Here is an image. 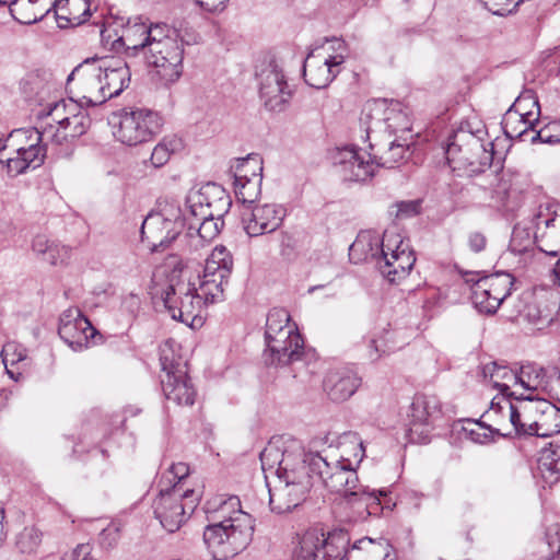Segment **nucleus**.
<instances>
[{
  "label": "nucleus",
  "mask_w": 560,
  "mask_h": 560,
  "mask_svg": "<svg viewBox=\"0 0 560 560\" xmlns=\"http://www.w3.org/2000/svg\"><path fill=\"white\" fill-rule=\"evenodd\" d=\"M482 375L491 387L501 394V398L521 397V393L517 392L516 370L498 362H490L483 365Z\"/></svg>",
  "instance_id": "27"
},
{
  "label": "nucleus",
  "mask_w": 560,
  "mask_h": 560,
  "mask_svg": "<svg viewBox=\"0 0 560 560\" xmlns=\"http://www.w3.org/2000/svg\"><path fill=\"white\" fill-rule=\"evenodd\" d=\"M189 475V467L185 463L172 464L162 475L160 487L172 488L174 485L183 487L182 480Z\"/></svg>",
  "instance_id": "48"
},
{
  "label": "nucleus",
  "mask_w": 560,
  "mask_h": 560,
  "mask_svg": "<svg viewBox=\"0 0 560 560\" xmlns=\"http://www.w3.org/2000/svg\"><path fill=\"white\" fill-rule=\"evenodd\" d=\"M381 272L392 283L405 279L412 269L416 257L395 230H386L382 241Z\"/></svg>",
  "instance_id": "17"
},
{
  "label": "nucleus",
  "mask_w": 560,
  "mask_h": 560,
  "mask_svg": "<svg viewBox=\"0 0 560 560\" xmlns=\"http://www.w3.org/2000/svg\"><path fill=\"white\" fill-rule=\"evenodd\" d=\"M254 533L252 516H242L236 524H209L203 530V541L217 560L232 558L250 542Z\"/></svg>",
  "instance_id": "11"
},
{
  "label": "nucleus",
  "mask_w": 560,
  "mask_h": 560,
  "mask_svg": "<svg viewBox=\"0 0 560 560\" xmlns=\"http://www.w3.org/2000/svg\"><path fill=\"white\" fill-rule=\"evenodd\" d=\"M261 182L262 179H256V177L252 180L234 179L235 196L244 207L249 206L258 199L261 192Z\"/></svg>",
  "instance_id": "46"
},
{
  "label": "nucleus",
  "mask_w": 560,
  "mask_h": 560,
  "mask_svg": "<svg viewBox=\"0 0 560 560\" xmlns=\"http://www.w3.org/2000/svg\"><path fill=\"white\" fill-rule=\"evenodd\" d=\"M363 443L351 438L340 444V455L323 457L308 456L310 469L317 475L324 487L331 493L339 494L343 502L353 509L354 520H364L381 511L380 495L386 492L369 491L359 483L355 467L364 457Z\"/></svg>",
  "instance_id": "1"
},
{
  "label": "nucleus",
  "mask_w": 560,
  "mask_h": 560,
  "mask_svg": "<svg viewBox=\"0 0 560 560\" xmlns=\"http://www.w3.org/2000/svg\"><path fill=\"white\" fill-rule=\"evenodd\" d=\"M469 248L474 253H480L486 248L487 245V238L486 236L480 232H471L468 235L467 240Z\"/></svg>",
  "instance_id": "59"
},
{
  "label": "nucleus",
  "mask_w": 560,
  "mask_h": 560,
  "mask_svg": "<svg viewBox=\"0 0 560 560\" xmlns=\"http://www.w3.org/2000/svg\"><path fill=\"white\" fill-rule=\"evenodd\" d=\"M118 527L115 525V524H110L108 525L106 528L103 529L102 532V539L105 541V540H108V545L112 546L113 544L116 542L117 538H118Z\"/></svg>",
  "instance_id": "64"
},
{
  "label": "nucleus",
  "mask_w": 560,
  "mask_h": 560,
  "mask_svg": "<svg viewBox=\"0 0 560 560\" xmlns=\"http://www.w3.org/2000/svg\"><path fill=\"white\" fill-rule=\"evenodd\" d=\"M298 450L300 452H304L302 446L293 442L289 447H287L284 451H281L279 447L275 445L267 446L261 453H260V462H261V468L265 472L272 471L275 469L276 476L278 477V472L280 469V463L283 460V457L289 453H298Z\"/></svg>",
  "instance_id": "43"
},
{
  "label": "nucleus",
  "mask_w": 560,
  "mask_h": 560,
  "mask_svg": "<svg viewBox=\"0 0 560 560\" xmlns=\"http://www.w3.org/2000/svg\"><path fill=\"white\" fill-rule=\"evenodd\" d=\"M281 255L290 258L296 250V241L289 234H283L281 238Z\"/></svg>",
  "instance_id": "60"
},
{
  "label": "nucleus",
  "mask_w": 560,
  "mask_h": 560,
  "mask_svg": "<svg viewBox=\"0 0 560 560\" xmlns=\"http://www.w3.org/2000/svg\"><path fill=\"white\" fill-rule=\"evenodd\" d=\"M408 145L393 141L388 150L378 160L364 150L354 147L337 148L331 155L335 166L346 179L366 180L371 178L377 166L392 168L405 159Z\"/></svg>",
  "instance_id": "7"
},
{
  "label": "nucleus",
  "mask_w": 560,
  "mask_h": 560,
  "mask_svg": "<svg viewBox=\"0 0 560 560\" xmlns=\"http://www.w3.org/2000/svg\"><path fill=\"white\" fill-rule=\"evenodd\" d=\"M282 348V351H268L270 357V359L268 360L270 364L285 365L299 360L303 353V347L299 349H293V347L289 346V339L283 340Z\"/></svg>",
  "instance_id": "50"
},
{
  "label": "nucleus",
  "mask_w": 560,
  "mask_h": 560,
  "mask_svg": "<svg viewBox=\"0 0 560 560\" xmlns=\"http://www.w3.org/2000/svg\"><path fill=\"white\" fill-rule=\"evenodd\" d=\"M125 48L131 55L141 54L152 73L163 84H173L183 74L185 40L180 32L165 23L128 24L117 37L112 49Z\"/></svg>",
  "instance_id": "2"
},
{
  "label": "nucleus",
  "mask_w": 560,
  "mask_h": 560,
  "mask_svg": "<svg viewBox=\"0 0 560 560\" xmlns=\"http://www.w3.org/2000/svg\"><path fill=\"white\" fill-rule=\"evenodd\" d=\"M308 458L304 452L289 453L280 463L276 483L269 488V504L272 512L282 514L299 506L313 486Z\"/></svg>",
  "instance_id": "5"
},
{
  "label": "nucleus",
  "mask_w": 560,
  "mask_h": 560,
  "mask_svg": "<svg viewBox=\"0 0 560 560\" xmlns=\"http://www.w3.org/2000/svg\"><path fill=\"white\" fill-rule=\"evenodd\" d=\"M68 560H96L91 556V546L89 544L79 545L70 555Z\"/></svg>",
  "instance_id": "62"
},
{
  "label": "nucleus",
  "mask_w": 560,
  "mask_h": 560,
  "mask_svg": "<svg viewBox=\"0 0 560 560\" xmlns=\"http://www.w3.org/2000/svg\"><path fill=\"white\" fill-rule=\"evenodd\" d=\"M514 401L494 397L490 408L483 412L482 419L490 423V428L497 433V436H511L515 427V420L512 419Z\"/></svg>",
  "instance_id": "28"
},
{
  "label": "nucleus",
  "mask_w": 560,
  "mask_h": 560,
  "mask_svg": "<svg viewBox=\"0 0 560 560\" xmlns=\"http://www.w3.org/2000/svg\"><path fill=\"white\" fill-rule=\"evenodd\" d=\"M538 471L546 483L552 485L560 478V445L549 444L538 457Z\"/></svg>",
  "instance_id": "36"
},
{
  "label": "nucleus",
  "mask_w": 560,
  "mask_h": 560,
  "mask_svg": "<svg viewBox=\"0 0 560 560\" xmlns=\"http://www.w3.org/2000/svg\"><path fill=\"white\" fill-rule=\"evenodd\" d=\"M342 55L323 56L322 54H310L303 67L305 82L315 88H326L339 72V66L343 62Z\"/></svg>",
  "instance_id": "25"
},
{
  "label": "nucleus",
  "mask_w": 560,
  "mask_h": 560,
  "mask_svg": "<svg viewBox=\"0 0 560 560\" xmlns=\"http://www.w3.org/2000/svg\"><path fill=\"white\" fill-rule=\"evenodd\" d=\"M376 110H384V119L387 127L394 132L396 131H410V121L408 114L404 110L398 102L387 104L385 101L375 103Z\"/></svg>",
  "instance_id": "39"
},
{
  "label": "nucleus",
  "mask_w": 560,
  "mask_h": 560,
  "mask_svg": "<svg viewBox=\"0 0 560 560\" xmlns=\"http://www.w3.org/2000/svg\"><path fill=\"white\" fill-rule=\"evenodd\" d=\"M205 512L211 524H236V520L241 518V515L250 516L242 510L241 501L236 495L213 497L206 502Z\"/></svg>",
  "instance_id": "26"
},
{
  "label": "nucleus",
  "mask_w": 560,
  "mask_h": 560,
  "mask_svg": "<svg viewBox=\"0 0 560 560\" xmlns=\"http://www.w3.org/2000/svg\"><path fill=\"white\" fill-rule=\"evenodd\" d=\"M259 96L269 110L281 112L291 98L282 67L275 60L260 68L257 73Z\"/></svg>",
  "instance_id": "19"
},
{
  "label": "nucleus",
  "mask_w": 560,
  "mask_h": 560,
  "mask_svg": "<svg viewBox=\"0 0 560 560\" xmlns=\"http://www.w3.org/2000/svg\"><path fill=\"white\" fill-rule=\"evenodd\" d=\"M463 430L465 436L477 444H489L494 441L497 435L492 428H490V423L482 418L478 421H468Z\"/></svg>",
  "instance_id": "45"
},
{
  "label": "nucleus",
  "mask_w": 560,
  "mask_h": 560,
  "mask_svg": "<svg viewBox=\"0 0 560 560\" xmlns=\"http://www.w3.org/2000/svg\"><path fill=\"white\" fill-rule=\"evenodd\" d=\"M241 215L246 234L248 236H259L276 231L285 217V210L276 203L245 206Z\"/></svg>",
  "instance_id": "22"
},
{
  "label": "nucleus",
  "mask_w": 560,
  "mask_h": 560,
  "mask_svg": "<svg viewBox=\"0 0 560 560\" xmlns=\"http://www.w3.org/2000/svg\"><path fill=\"white\" fill-rule=\"evenodd\" d=\"M199 5L210 12L221 11L225 8L229 0H196Z\"/></svg>",
  "instance_id": "63"
},
{
  "label": "nucleus",
  "mask_w": 560,
  "mask_h": 560,
  "mask_svg": "<svg viewBox=\"0 0 560 560\" xmlns=\"http://www.w3.org/2000/svg\"><path fill=\"white\" fill-rule=\"evenodd\" d=\"M533 243L529 233L523 229H514L511 240V247L514 252L522 253Z\"/></svg>",
  "instance_id": "55"
},
{
  "label": "nucleus",
  "mask_w": 560,
  "mask_h": 560,
  "mask_svg": "<svg viewBox=\"0 0 560 560\" xmlns=\"http://www.w3.org/2000/svg\"><path fill=\"white\" fill-rule=\"evenodd\" d=\"M52 244L54 243L49 242V240L45 235H37L34 237L32 242V248L34 253L43 256V259L45 260V257H47V255L49 254Z\"/></svg>",
  "instance_id": "58"
},
{
  "label": "nucleus",
  "mask_w": 560,
  "mask_h": 560,
  "mask_svg": "<svg viewBox=\"0 0 560 560\" xmlns=\"http://www.w3.org/2000/svg\"><path fill=\"white\" fill-rule=\"evenodd\" d=\"M560 432V408L546 399H539L534 435L551 436Z\"/></svg>",
  "instance_id": "33"
},
{
  "label": "nucleus",
  "mask_w": 560,
  "mask_h": 560,
  "mask_svg": "<svg viewBox=\"0 0 560 560\" xmlns=\"http://www.w3.org/2000/svg\"><path fill=\"white\" fill-rule=\"evenodd\" d=\"M71 249L68 246L54 243L45 261L52 266L63 265L70 258Z\"/></svg>",
  "instance_id": "54"
},
{
  "label": "nucleus",
  "mask_w": 560,
  "mask_h": 560,
  "mask_svg": "<svg viewBox=\"0 0 560 560\" xmlns=\"http://www.w3.org/2000/svg\"><path fill=\"white\" fill-rule=\"evenodd\" d=\"M441 415V402L435 395L420 394L410 405V417L415 423L428 424Z\"/></svg>",
  "instance_id": "34"
},
{
  "label": "nucleus",
  "mask_w": 560,
  "mask_h": 560,
  "mask_svg": "<svg viewBox=\"0 0 560 560\" xmlns=\"http://www.w3.org/2000/svg\"><path fill=\"white\" fill-rule=\"evenodd\" d=\"M82 108V105L72 95L68 100H60L44 106L37 113V127L43 130L46 142L62 145L83 136L89 129L91 120Z\"/></svg>",
  "instance_id": "6"
},
{
  "label": "nucleus",
  "mask_w": 560,
  "mask_h": 560,
  "mask_svg": "<svg viewBox=\"0 0 560 560\" xmlns=\"http://www.w3.org/2000/svg\"><path fill=\"white\" fill-rule=\"evenodd\" d=\"M199 498L194 489H184L176 485L172 488L161 487L153 502L154 515L167 532L174 533L195 511Z\"/></svg>",
  "instance_id": "14"
},
{
  "label": "nucleus",
  "mask_w": 560,
  "mask_h": 560,
  "mask_svg": "<svg viewBox=\"0 0 560 560\" xmlns=\"http://www.w3.org/2000/svg\"><path fill=\"white\" fill-rule=\"evenodd\" d=\"M215 273L202 271L201 275L197 277L196 290L202 296V299L208 303H217L223 300L224 296V287L228 284L230 277Z\"/></svg>",
  "instance_id": "35"
},
{
  "label": "nucleus",
  "mask_w": 560,
  "mask_h": 560,
  "mask_svg": "<svg viewBox=\"0 0 560 560\" xmlns=\"http://www.w3.org/2000/svg\"><path fill=\"white\" fill-rule=\"evenodd\" d=\"M347 560H394L390 557L387 545L376 544L370 538H364L354 544Z\"/></svg>",
  "instance_id": "38"
},
{
  "label": "nucleus",
  "mask_w": 560,
  "mask_h": 560,
  "mask_svg": "<svg viewBox=\"0 0 560 560\" xmlns=\"http://www.w3.org/2000/svg\"><path fill=\"white\" fill-rule=\"evenodd\" d=\"M419 203L416 201H404L397 205V217L405 218L418 213Z\"/></svg>",
  "instance_id": "61"
},
{
  "label": "nucleus",
  "mask_w": 560,
  "mask_h": 560,
  "mask_svg": "<svg viewBox=\"0 0 560 560\" xmlns=\"http://www.w3.org/2000/svg\"><path fill=\"white\" fill-rule=\"evenodd\" d=\"M526 316L534 324H544L551 320V315L547 310H539L536 305L526 307Z\"/></svg>",
  "instance_id": "57"
},
{
  "label": "nucleus",
  "mask_w": 560,
  "mask_h": 560,
  "mask_svg": "<svg viewBox=\"0 0 560 560\" xmlns=\"http://www.w3.org/2000/svg\"><path fill=\"white\" fill-rule=\"evenodd\" d=\"M115 139L128 147L152 140L162 129L161 116L148 108L126 107L113 116Z\"/></svg>",
  "instance_id": "10"
},
{
  "label": "nucleus",
  "mask_w": 560,
  "mask_h": 560,
  "mask_svg": "<svg viewBox=\"0 0 560 560\" xmlns=\"http://www.w3.org/2000/svg\"><path fill=\"white\" fill-rule=\"evenodd\" d=\"M530 142L540 141L542 143L555 144L560 143V121H550L539 130L530 133Z\"/></svg>",
  "instance_id": "49"
},
{
  "label": "nucleus",
  "mask_w": 560,
  "mask_h": 560,
  "mask_svg": "<svg viewBox=\"0 0 560 560\" xmlns=\"http://www.w3.org/2000/svg\"><path fill=\"white\" fill-rule=\"evenodd\" d=\"M90 16L88 0H58L56 3V21L63 28L84 23Z\"/></svg>",
  "instance_id": "31"
},
{
  "label": "nucleus",
  "mask_w": 560,
  "mask_h": 560,
  "mask_svg": "<svg viewBox=\"0 0 560 560\" xmlns=\"http://www.w3.org/2000/svg\"><path fill=\"white\" fill-rule=\"evenodd\" d=\"M513 278L506 272H497L479 279L471 288L475 307L485 314H494L510 294Z\"/></svg>",
  "instance_id": "18"
},
{
  "label": "nucleus",
  "mask_w": 560,
  "mask_h": 560,
  "mask_svg": "<svg viewBox=\"0 0 560 560\" xmlns=\"http://www.w3.org/2000/svg\"><path fill=\"white\" fill-rule=\"evenodd\" d=\"M8 137V174L18 176L28 168H36L43 164L45 147L51 143L46 142L39 127L15 129Z\"/></svg>",
  "instance_id": "9"
},
{
  "label": "nucleus",
  "mask_w": 560,
  "mask_h": 560,
  "mask_svg": "<svg viewBox=\"0 0 560 560\" xmlns=\"http://www.w3.org/2000/svg\"><path fill=\"white\" fill-rule=\"evenodd\" d=\"M230 207L231 198L220 185L208 183L188 192L184 219L195 246L210 243L220 234Z\"/></svg>",
  "instance_id": "4"
},
{
  "label": "nucleus",
  "mask_w": 560,
  "mask_h": 560,
  "mask_svg": "<svg viewBox=\"0 0 560 560\" xmlns=\"http://www.w3.org/2000/svg\"><path fill=\"white\" fill-rule=\"evenodd\" d=\"M350 536L343 529L327 535L316 529L307 530L295 549L293 560H347Z\"/></svg>",
  "instance_id": "15"
},
{
  "label": "nucleus",
  "mask_w": 560,
  "mask_h": 560,
  "mask_svg": "<svg viewBox=\"0 0 560 560\" xmlns=\"http://www.w3.org/2000/svg\"><path fill=\"white\" fill-rule=\"evenodd\" d=\"M234 179H262V160L257 154L237 159L231 167Z\"/></svg>",
  "instance_id": "42"
},
{
  "label": "nucleus",
  "mask_w": 560,
  "mask_h": 560,
  "mask_svg": "<svg viewBox=\"0 0 560 560\" xmlns=\"http://www.w3.org/2000/svg\"><path fill=\"white\" fill-rule=\"evenodd\" d=\"M539 105L530 96H521L509 108L503 117V129L505 135L511 138L525 140L528 132L535 131L534 127L538 122Z\"/></svg>",
  "instance_id": "20"
},
{
  "label": "nucleus",
  "mask_w": 560,
  "mask_h": 560,
  "mask_svg": "<svg viewBox=\"0 0 560 560\" xmlns=\"http://www.w3.org/2000/svg\"><path fill=\"white\" fill-rule=\"evenodd\" d=\"M160 361L164 373L161 383L166 399L179 406H192L196 389L187 375L186 364L179 358L175 359L168 343L161 349Z\"/></svg>",
  "instance_id": "16"
},
{
  "label": "nucleus",
  "mask_w": 560,
  "mask_h": 560,
  "mask_svg": "<svg viewBox=\"0 0 560 560\" xmlns=\"http://www.w3.org/2000/svg\"><path fill=\"white\" fill-rule=\"evenodd\" d=\"M184 210L174 201H164L159 210L147 215L142 222V240L153 250H164L177 238L184 226Z\"/></svg>",
  "instance_id": "13"
},
{
  "label": "nucleus",
  "mask_w": 560,
  "mask_h": 560,
  "mask_svg": "<svg viewBox=\"0 0 560 560\" xmlns=\"http://www.w3.org/2000/svg\"><path fill=\"white\" fill-rule=\"evenodd\" d=\"M485 5L495 15H505L511 13L513 9L517 5L516 2L512 5L513 0H482Z\"/></svg>",
  "instance_id": "56"
},
{
  "label": "nucleus",
  "mask_w": 560,
  "mask_h": 560,
  "mask_svg": "<svg viewBox=\"0 0 560 560\" xmlns=\"http://www.w3.org/2000/svg\"><path fill=\"white\" fill-rule=\"evenodd\" d=\"M399 348L395 341V332L384 330L380 336L370 340L366 355L371 361H377L383 355L390 353Z\"/></svg>",
  "instance_id": "44"
},
{
  "label": "nucleus",
  "mask_w": 560,
  "mask_h": 560,
  "mask_svg": "<svg viewBox=\"0 0 560 560\" xmlns=\"http://www.w3.org/2000/svg\"><path fill=\"white\" fill-rule=\"evenodd\" d=\"M383 236L372 231L361 232L350 246V254L359 259L382 258Z\"/></svg>",
  "instance_id": "37"
},
{
  "label": "nucleus",
  "mask_w": 560,
  "mask_h": 560,
  "mask_svg": "<svg viewBox=\"0 0 560 560\" xmlns=\"http://www.w3.org/2000/svg\"><path fill=\"white\" fill-rule=\"evenodd\" d=\"M265 338L267 351H282L283 340L289 339V346L293 349L303 347V340L295 324L291 323L285 310H272L267 316Z\"/></svg>",
  "instance_id": "23"
},
{
  "label": "nucleus",
  "mask_w": 560,
  "mask_h": 560,
  "mask_svg": "<svg viewBox=\"0 0 560 560\" xmlns=\"http://www.w3.org/2000/svg\"><path fill=\"white\" fill-rule=\"evenodd\" d=\"M58 0H16L14 4V9H11L12 11L16 10L18 8H26L28 5L34 7V16L28 20L20 21L24 24H31L35 23L38 20H42L46 14H48L51 10L56 13V3Z\"/></svg>",
  "instance_id": "47"
},
{
  "label": "nucleus",
  "mask_w": 560,
  "mask_h": 560,
  "mask_svg": "<svg viewBox=\"0 0 560 560\" xmlns=\"http://www.w3.org/2000/svg\"><path fill=\"white\" fill-rule=\"evenodd\" d=\"M534 243L545 254L560 255V207H540L535 217Z\"/></svg>",
  "instance_id": "21"
},
{
  "label": "nucleus",
  "mask_w": 560,
  "mask_h": 560,
  "mask_svg": "<svg viewBox=\"0 0 560 560\" xmlns=\"http://www.w3.org/2000/svg\"><path fill=\"white\" fill-rule=\"evenodd\" d=\"M361 380L351 371H330L324 381V389L334 401H345L359 388Z\"/></svg>",
  "instance_id": "29"
},
{
  "label": "nucleus",
  "mask_w": 560,
  "mask_h": 560,
  "mask_svg": "<svg viewBox=\"0 0 560 560\" xmlns=\"http://www.w3.org/2000/svg\"><path fill=\"white\" fill-rule=\"evenodd\" d=\"M47 83L48 81L45 73L40 74L39 72H31L23 78L21 86L25 93L33 94L37 93L38 90Z\"/></svg>",
  "instance_id": "53"
},
{
  "label": "nucleus",
  "mask_w": 560,
  "mask_h": 560,
  "mask_svg": "<svg viewBox=\"0 0 560 560\" xmlns=\"http://www.w3.org/2000/svg\"><path fill=\"white\" fill-rule=\"evenodd\" d=\"M2 361L7 372L13 377V373L9 370V365H14L26 358V350L15 342H7L1 351Z\"/></svg>",
  "instance_id": "51"
},
{
  "label": "nucleus",
  "mask_w": 560,
  "mask_h": 560,
  "mask_svg": "<svg viewBox=\"0 0 560 560\" xmlns=\"http://www.w3.org/2000/svg\"><path fill=\"white\" fill-rule=\"evenodd\" d=\"M538 408L539 398H514V410L512 411V419L515 420V434L534 435Z\"/></svg>",
  "instance_id": "30"
},
{
  "label": "nucleus",
  "mask_w": 560,
  "mask_h": 560,
  "mask_svg": "<svg viewBox=\"0 0 560 560\" xmlns=\"http://www.w3.org/2000/svg\"><path fill=\"white\" fill-rule=\"evenodd\" d=\"M58 334L72 350L81 351L89 347L96 330L78 307H70L60 317Z\"/></svg>",
  "instance_id": "24"
},
{
  "label": "nucleus",
  "mask_w": 560,
  "mask_h": 560,
  "mask_svg": "<svg viewBox=\"0 0 560 560\" xmlns=\"http://www.w3.org/2000/svg\"><path fill=\"white\" fill-rule=\"evenodd\" d=\"M448 165L454 170H467L480 173L489 167L493 160V143L483 141L469 131H458L447 144L445 151Z\"/></svg>",
  "instance_id": "12"
},
{
  "label": "nucleus",
  "mask_w": 560,
  "mask_h": 560,
  "mask_svg": "<svg viewBox=\"0 0 560 560\" xmlns=\"http://www.w3.org/2000/svg\"><path fill=\"white\" fill-rule=\"evenodd\" d=\"M42 534L35 527H25L19 535L16 545L22 552L34 551L40 542Z\"/></svg>",
  "instance_id": "52"
},
{
  "label": "nucleus",
  "mask_w": 560,
  "mask_h": 560,
  "mask_svg": "<svg viewBox=\"0 0 560 560\" xmlns=\"http://www.w3.org/2000/svg\"><path fill=\"white\" fill-rule=\"evenodd\" d=\"M232 270L233 256L230 250L223 245L215 246L206 259L203 271L230 277Z\"/></svg>",
  "instance_id": "40"
},
{
  "label": "nucleus",
  "mask_w": 560,
  "mask_h": 560,
  "mask_svg": "<svg viewBox=\"0 0 560 560\" xmlns=\"http://www.w3.org/2000/svg\"><path fill=\"white\" fill-rule=\"evenodd\" d=\"M127 63L117 58H88L67 79V88L82 107H94L118 96L130 83Z\"/></svg>",
  "instance_id": "3"
},
{
  "label": "nucleus",
  "mask_w": 560,
  "mask_h": 560,
  "mask_svg": "<svg viewBox=\"0 0 560 560\" xmlns=\"http://www.w3.org/2000/svg\"><path fill=\"white\" fill-rule=\"evenodd\" d=\"M183 149V141L176 136L164 137L152 150L151 164L154 167L164 166L171 156Z\"/></svg>",
  "instance_id": "41"
},
{
  "label": "nucleus",
  "mask_w": 560,
  "mask_h": 560,
  "mask_svg": "<svg viewBox=\"0 0 560 560\" xmlns=\"http://www.w3.org/2000/svg\"><path fill=\"white\" fill-rule=\"evenodd\" d=\"M154 273V284L151 289L152 299L156 304L162 303L173 319L192 325L201 320V313L208 303L196 290V282H176L172 278L165 284H160Z\"/></svg>",
  "instance_id": "8"
},
{
  "label": "nucleus",
  "mask_w": 560,
  "mask_h": 560,
  "mask_svg": "<svg viewBox=\"0 0 560 560\" xmlns=\"http://www.w3.org/2000/svg\"><path fill=\"white\" fill-rule=\"evenodd\" d=\"M517 392L521 397H533L532 393L545 389L548 386L547 373L544 368L527 363L516 370Z\"/></svg>",
  "instance_id": "32"
}]
</instances>
